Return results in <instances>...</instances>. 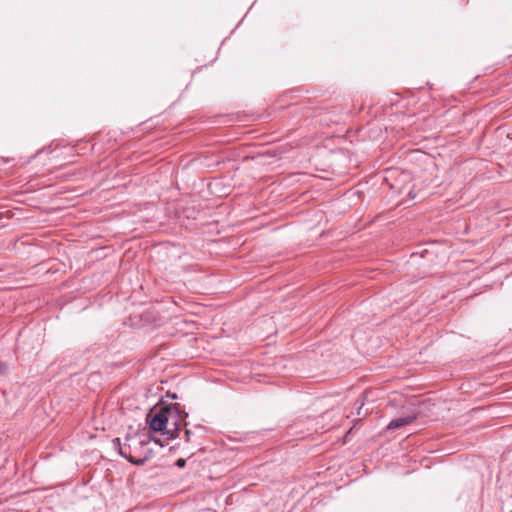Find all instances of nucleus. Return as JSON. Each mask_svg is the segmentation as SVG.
<instances>
[{
	"mask_svg": "<svg viewBox=\"0 0 512 512\" xmlns=\"http://www.w3.org/2000/svg\"><path fill=\"white\" fill-rule=\"evenodd\" d=\"M7 369V365L3 362H0V374Z\"/></svg>",
	"mask_w": 512,
	"mask_h": 512,
	"instance_id": "39448f33",
	"label": "nucleus"
},
{
	"mask_svg": "<svg viewBox=\"0 0 512 512\" xmlns=\"http://www.w3.org/2000/svg\"><path fill=\"white\" fill-rule=\"evenodd\" d=\"M362 406H363V403H361V405L359 406V408L357 410V415H361Z\"/></svg>",
	"mask_w": 512,
	"mask_h": 512,
	"instance_id": "0eeeda50",
	"label": "nucleus"
},
{
	"mask_svg": "<svg viewBox=\"0 0 512 512\" xmlns=\"http://www.w3.org/2000/svg\"><path fill=\"white\" fill-rule=\"evenodd\" d=\"M175 465L179 468H184L186 465V460L183 458H179L176 460Z\"/></svg>",
	"mask_w": 512,
	"mask_h": 512,
	"instance_id": "20e7f679",
	"label": "nucleus"
},
{
	"mask_svg": "<svg viewBox=\"0 0 512 512\" xmlns=\"http://www.w3.org/2000/svg\"><path fill=\"white\" fill-rule=\"evenodd\" d=\"M416 419L415 416H407V417H399L393 419L387 426L388 430L398 429L404 427L405 425L411 424Z\"/></svg>",
	"mask_w": 512,
	"mask_h": 512,
	"instance_id": "7ed1b4c3",
	"label": "nucleus"
},
{
	"mask_svg": "<svg viewBox=\"0 0 512 512\" xmlns=\"http://www.w3.org/2000/svg\"><path fill=\"white\" fill-rule=\"evenodd\" d=\"M181 410L179 404L162 405L157 410H151L146 416L149 429L162 432L167 440L179 437Z\"/></svg>",
	"mask_w": 512,
	"mask_h": 512,
	"instance_id": "f257e3e1",
	"label": "nucleus"
},
{
	"mask_svg": "<svg viewBox=\"0 0 512 512\" xmlns=\"http://www.w3.org/2000/svg\"><path fill=\"white\" fill-rule=\"evenodd\" d=\"M170 397L173 399H177V396L175 394L171 395Z\"/></svg>",
	"mask_w": 512,
	"mask_h": 512,
	"instance_id": "6e6552de",
	"label": "nucleus"
},
{
	"mask_svg": "<svg viewBox=\"0 0 512 512\" xmlns=\"http://www.w3.org/2000/svg\"><path fill=\"white\" fill-rule=\"evenodd\" d=\"M190 434H191V431H190V430H188V429H186V430H185V435H186V439H187V441H189V439H190Z\"/></svg>",
	"mask_w": 512,
	"mask_h": 512,
	"instance_id": "423d86ee",
	"label": "nucleus"
},
{
	"mask_svg": "<svg viewBox=\"0 0 512 512\" xmlns=\"http://www.w3.org/2000/svg\"><path fill=\"white\" fill-rule=\"evenodd\" d=\"M150 437L144 434L128 435L122 446L119 438L113 440V446L118 448L119 454L127 461L137 466L144 465L149 459L152 450L148 448Z\"/></svg>",
	"mask_w": 512,
	"mask_h": 512,
	"instance_id": "f03ea898",
	"label": "nucleus"
}]
</instances>
